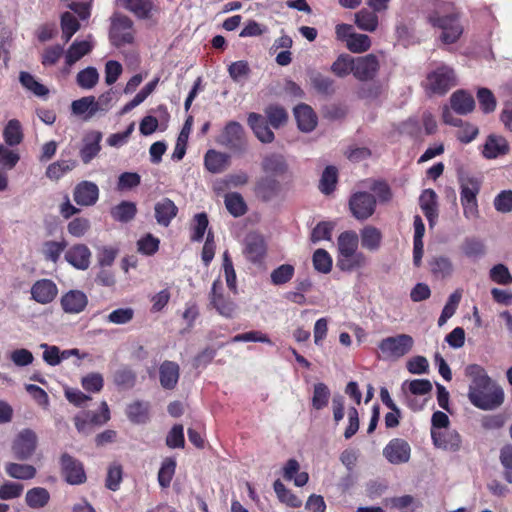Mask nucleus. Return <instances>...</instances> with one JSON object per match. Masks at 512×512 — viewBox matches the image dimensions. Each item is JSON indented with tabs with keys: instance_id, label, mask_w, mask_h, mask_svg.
Instances as JSON below:
<instances>
[{
	"instance_id": "obj_1",
	"label": "nucleus",
	"mask_w": 512,
	"mask_h": 512,
	"mask_svg": "<svg viewBox=\"0 0 512 512\" xmlns=\"http://www.w3.org/2000/svg\"><path fill=\"white\" fill-rule=\"evenodd\" d=\"M465 375L471 379L468 398L475 407L481 410H494L502 405L503 389L487 375L481 366L468 365L465 368Z\"/></svg>"
},
{
	"instance_id": "obj_2",
	"label": "nucleus",
	"mask_w": 512,
	"mask_h": 512,
	"mask_svg": "<svg viewBox=\"0 0 512 512\" xmlns=\"http://www.w3.org/2000/svg\"><path fill=\"white\" fill-rule=\"evenodd\" d=\"M427 21L440 31L439 39L444 44H453L463 33V26L454 5L441 0H430L427 3Z\"/></svg>"
},
{
	"instance_id": "obj_3",
	"label": "nucleus",
	"mask_w": 512,
	"mask_h": 512,
	"mask_svg": "<svg viewBox=\"0 0 512 512\" xmlns=\"http://www.w3.org/2000/svg\"><path fill=\"white\" fill-rule=\"evenodd\" d=\"M414 339L408 334H397L383 338L378 343V357L384 361H397L410 353Z\"/></svg>"
},
{
	"instance_id": "obj_4",
	"label": "nucleus",
	"mask_w": 512,
	"mask_h": 512,
	"mask_svg": "<svg viewBox=\"0 0 512 512\" xmlns=\"http://www.w3.org/2000/svg\"><path fill=\"white\" fill-rule=\"evenodd\" d=\"M456 84L457 79L453 68L441 64L427 74L424 88L429 94L444 95Z\"/></svg>"
},
{
	"instance_id": "obj_5",
	"label": "nucleus",
	"mask_w": 512,
	"mask_h": 512,
	"mask_svg": "<svg viewBox=\"0 0 512 512\" xmlns=\"http://www.w3.org/2000/svg\"><path fill=\"white\" fill-rule=\"evenodd\" d=\"M335 35L338 41L345 43L352 53H363L370 49L372 42L368 35L356 33L350 24L340 23L335 26Z\"/></svg>"
},
{
	"instance_id": "obj_6",
	"label": "nucleus",
	"mask_w": 512,
	"mask_h": 512,
	"mask_svg": "<svg viewBox=\"0 0 512 512\" xmlns=\"http://www.w3.org/2000/svg\"><path fill=\"white\" fill-rule=\"evenodd\" d=\"M460 201L464 216L474 220L479 215L477 194L480 190L479 181L473 177H461L460 179Z\"/></svg>"
},
{
	"instance_id": "obj_7",
	"label": "nucleus",
	"mask_w": 512,
	"mask_h": 512,
	"mask_svg": "<svg viewBox=\"0 0 512 512\" xmlns=\"http://www.w3.org/2000/svg\"><path fill=\"white\" fill-rule=\"evenodd\" d=\"M38 445V436L30 428L20 430L12 441V452L19 460H28L35 453Z\"/></svg>"
},
{
	"instance_id": "obj_8",
	"label": "nucleus",
	"mask_w": 512,
	"mask_h": 512,
	"mask_svg": "<svg viewBox=\"0 0 512 512\" xmlns=\"http://www.w3.org/2000/svg\"><path fill=\"white\" fill-rule=\"evenodd\" d=\"M110 419L106 402L101 403L100 412L83 411L74 417V423L79 433L89 434L95 426L103 425Z\"/></svg>"
},
{
	"instance_id": "obj_9",
	"label": "nucleus",
	"mask_w": 512,
	"mask_h": 512,
	"mask_svg": "<svg viewBox=\"0 0 512 512\" xmlns=\"http://www.w3.org/2000/svg\"><path fill=\"white\" fill-rule=\"evenodd\" d=\"M110 39L115 46L132 43L134 39L133 22L126 16L115 15L112 19Z\"/></svg>"
},
{
	"instance_id": "obj_10",
	"label": "nucleus",
	"mask_w": 512,
	"mask_h": 512,
	"mask_svg": "<svg viewBox=\"0 0 512 512\" xmlns=\"http://www.w3.org/2000/svg\"><path fill=\"white\" fill-rule=\"evenodd\" d=\"M217 143L231 150H241L245 144L243 127L238 122H229L217 137Z\"/></svg>"
},
{
	"instance_id": "obj_11",
	"label": "nucleus",
	"mask_w": 512,
	"mask_h": 512,
	"mask_svg": "<svg viewBox=\"0 0 512 512\" xmlns=\"http://www.w3.org/2000/svg\"><path fill=\"white\" fill-rule=\"evenodd\" d=\"M349 206L355 218L358 220H365L373 215L376 200L370 193L358 192L352 195Z\"/></svg>"
},
{
	"instance_id": "obj_12",
	"label": "nucleus",
	"mask_w": 512,
	"mask_h": 512,
	"mask_svg": "<svg viewBox=\"0 0 512 512\" xmlns=\"http://www.w3.org/2000/svg\"><path fill=\"white\" fill-rule=\"evenodd\" d=\"M221 283L215 280L210 293V302L217 312L226 318H232L237 313V304L228 296L219 291Z\"/></svg>"
},
{
	"instance_id": "obj_13",
	"label": "nucleus",
	"mask_w": 512,
	"mask_h": 512,
	"mask_svg": "<svg viewBox=\"0 0 512 512\" xmlns=\"http://www.w3.org/2000/svg\"><path fill=\"white\" fill-rule=\"evenodd\" d=\"M383 455L391 464L406 463L410 459L411 447L406 440L394 438L383 449Z\"/></svg>"
},
{
	"instance_id": "obj_14",
	"label": "nucleus",
	"mask_w": 512,
	"mask_h": 512,
	"mask_svg": "<svg viewBox=\"0 0 512 512\" xmlns=\"http://www.w3.org/2000/svg\"><path fill=\"white\" fill-rule=\"evenodd\" d=\"M379 70V60L374 54L354 58V77L360 81L373 79Z\"/></svg>"
},
{
	"instance_id": "obj_15",
	"label": "nucleus",
	"mask_w": 512,
	"mask_h": 512,
	"mask_svg": "<svg viewBox=\"0 0 512 512\" xmlns=\"http://www.w3.org/2000/svg\"><path fill=\"white\" fill-rule=\"evenodd\" d=\"M57 294V285L50 279H40L31 287V298L39 304L51 303Z\"/></svg>"
},
{
	"instance_id": "obj_16",
	"label": "nucleus",
	"mask_w": 512,
	"mask_h": 512,
	"mask_svg": "<svg viewBox=\"0 0 512 512\" xmlns=\"http://www.w3.org/2000/svg\"><path fill=\"white\" fill-rule=\"evenodd\" d=\"M61 466L64 477L69 484L77 485L86 480L83 465L68 454L61 457Z\"/></svg>"
},
{
	"instance_id": "obj_17",
	"label": "nucleus",
	"mask_w": 512,
	"mask_h": 512,
	"mask_svg": "<svg viewBox=\"0 0 512 512\" xmlns=\"http://www.w3.org/2000/svg\"><path fill=\"white\" fill-rule=\"evenodd\" d=\"M93 47H94V42H93V38L91 35H88L83 40L74 41L70 45V47L67 49V51L64 55L67 70H69L82 57L89 54L92 51Z\"/></svg>"
},
{
	"instance_id": "obj_18",
	"label": "nucleus",
	"mask_w": 512,
	"mask_h": 512,
	"mask_svg": "<svg viewBox=\"0 0 512 512\" xmlns=\"http://www.w3.org/2000/svg\"><path fill=\"white\" fill-rule=\"evenodd\" d=\"M73 198L80 206H92L99 198V188L93 182L82 181L75 186Z\"/></svg>"
},
{
	"instance_id": "obj_19",
	"label": "nucleus",
	"mask_w": 512,
	"mask_h": 512,
	"mask_svg": "<svg viewBox=\"0 0 512 512\" xmlns=\"http://www.w3.org/2000/svg\"><path fill=\"white\" fill-rule=\"evenodd\" d=\"M243 253L251 262H259L266 254V244L264 238L256 233H251L245 238Z\"/></svg>"
},
{
	"instance_id": "obj_20",
	"label": "nucleus",
	"mask_w": 512,
	"mask_h": 512,
	"mask_svg": "<svg viewBox=\"0 0 512 512\" xmlns=\"http://www.w3.org/2000/svg\"><path fill=\"white\" fill-rule=\"evenodd\" d=\"M431 437L433 444L437 448L449 451H457L460 448L461 438L455 430H449L447 428L438 431L434 429L431 432Z\"/></svg>"
},
{
	"instance_id": "obj_21",
	"label": "nucleus",
	"mask_w": 512,
	"mask_h": 512,
	"mask_svg": "<svg viewBox=\"0 0 512 512\" xmlns=\"http://www.w3.org/2000/svg\"><path fill=\"white\" fill-rule=\"evenodd\" d=\"M61 307L64 312L78 314L87 306L88 299L85 293L79 290H70L61 297Z\"/></svg>"
},
{
	"instance_id": "obj_22",
	"label": "nucleus",
	"mask_w": 512,
	"mask_h": 512,
	"mask_svg": "<svg viewBox=\"0 0 512 512\" xmlns=\"http://www.w3.org/2000/svg\"><path fill=\"white\" fill-rule=\"evenodd\" d=\"M508 151L509 144L503 136L490 134L483 145L482 155L486 159H495L507 154Z\"/></svg>"
},
{
	"instance_id": "obj_23",
	"label": "nucleus",
	"mask_w": 512,
	"mask_h": 512,
	"mask_svg": "<svg viewBox=\"0 0 512 512\" xmlns=\"http://www.w3.org/2000/svg\"><path fill=\"white\" fill-rule=\"evenodd\" d=\"M66 261L79 270H86L90 265L91 252L84 244H76L65 253Z\"/></svg>"
},
{
	"instance_id": "obj_24",
	"label": "nucleus",
	"mask_w": 512,
	"mask_h": 512,
	"mask_svg": "<svg viewBox=\"0 0 512 512\" xmlns=\"http://www.w3.org/2000/svg\"><path fill=\"white\" fill-rule=\"evenodd\" d=\"M249 181V175L243 170L229 173L223 178L214 182V190L217 193L224 192L232 188H239L246 185Z\"/></svg>"
},
{
	"instance_id": "obj_25",
	"label": "nucleus",
	"mask_w": 512,
	"mask_h": 512,
	"mask_svg": "<svg viewBox=\"0 0 512 512\" xmlns=\"http://www.w3.org/2000/svg\"><path fill=\"white\" fill-rule=\"evenodd\" d=\"M155 218L159 225L167 227L176 217L178 208L169 198H163L155 204Z\"/></svg>"
},
{
	"instance_id": "obj_26",
	"label": "nucleus",
	"mask_w": 512,
	"mask_h": 512,
	"mask_svg": "<svg viewBox=\"0 0 512 512\" xmlns=\"http://www.w3.org/2000/svg\"><path fill=\"white\" fill-rule=\"evenodd\" d=\"M429 269L436 279L450 278L454 273L452 260L445 255L434 256L429 260Z\"/></svg>"
},
{
	"instance_id": "obj_27",
	"label": "nucleus",
	"mask_w": 512,
	"mask_h": 512,
	"mask_svg": "<svg viewBox=\"0 0 512 512\" xmlns=\"http://www.w3.org/2000/svg\"><path fill=\"white\" fill-rule=\"evenodd\" d=\"M436 199L437 195L432 189L424 190L419 198L420 207L430 226H433L438 218Z\"/></svg>"
},
{
	"instance_id": "obj_28",
	"label": "nucleus",
	"mask_w": 512,
	"mask_h": 512,
	"mask_svg": "<svg viewBox=\"0 0 512 512\" xmlns=\"http://www.w3.org/2000/svg\"><path fill=\"white\" fill-rule=\"evenodd\" d=\"M294 115L297 121L298 128L303 132L312 131L317 124V117L308 105L301 104L295 107Z\"/></svg>"
},
{
	"instance_id": "obj_29",
	"label": "nucleus",
	"mask_w": 512,
	"mask_h": 512,
	"mask_svg": "<svg viewBox=\"0 0 512 512\" xmlns=\"http://www.w3.org/2000/svg\"><path fill=\"white\" fill-rule=\"evenodd\" d=\"M248 124L253 130L255 136L263 143H270L274 139V133L268 127L265 119L256 113H250Z\"/></svg>"
},
{
	"instance_id": "obj_30",
	"label": "nucleus",
	"mask_w": 512,
	"mask_h": 512,
	"mask_svg": "<svg viewBox=\"0 0 512 512\" xmlns=\"http://www.w3.org/2000/svg\"><path fill=\"white\" fill-rule=\"evenodd\" d=\"M414 239H413V263L420 266L424 253L423 236L425 233L424 223L419 215L414 217Z\"/></svg>"
},
{
	"instance_id": "obj_31",
	"label": "nucleus",
	"mask_w": 512,
	"mask_h": 512,
	"mask_svg": "<svg viewBox=\"0 0 512 512\" xmlns=\"http://www.w3.org/2000/svg\"><path fill=\"white\" fill-rule=\"evenodd\" d=\"M179 365L172 361H165L159 368L161 386L165 389H173L179 380Z\"/></svg>"
},
{
	"instance_id": "obj_32",
	"label": "nucleus",
	"mask_w": 512,
	"mask_h": 512,
	"mask_svg": "<svg viewBox=\"0 0 512 512\" xmlns=\"http://www.w3.org/2000/svg\"><path fill=\"white\" fill-rule=\"evenodd\" d=\"M230 162V156L216 150H208L204 157L206 169L211 173H220L224 171Z\"/></svg>"
},
{
	"instance_id": "obj_33",
	"label": "nucleus",
	"mask_w": 512,
	"mask_h": 512,
	"mask_svg": "<svg viewBox=\"0 0 512 512\" xmlns=\"http://www.w3.org/2000/svg\"><path fill=\"white\" fill-rule=\"evenodd\" d=\"M451 108L460 115H466L473 111L475 101L471 94L459 90L454 92L450 97Z\"/></svg>"
},
{
	"instance_id": "obj_34",
	"label": "nucleus",
	"mask_w": 512,
	"mask_h": 512,
	"mask_svg": "<svg viewBox=\"0 0 512 512\" xmlns=\"http://www.w3.org/2000/svg\"><path fill=\"white\" fill-rule=\"evenodd\" d=\"M382 232L372 225H367L360 231L361 246L369 251H377L382 243Z\"/></svg>"
},
{
	"instance_id": "obj_35",
	"label": "nucleus",
	"mask_w": 512,
	"mask_h": 512,
	"mask_svg": "<svg viewBox=\"0 0 512 512\" xmlns=\"http://www.w3.org/2000/svg\"><path fill=\"white\" fill-rule=\"evenodd\" d=\"M101 138L102 134L100 132H91L86 136L84 146L80 151L84 163H89L99 153Z\"/></svg>"
},
{
	"instance_id": "obj_36",
	"label": "nucleus",
	"mask_w": 512,
	"mask_h": 512,
	"mask_svg": "<svg viewBox=\"0 0 512 512\" xmlns=\"http://www.w3.org/2000/svg\"><path fill=\"white\" fill-rule=\"evenodd\" d=\"M73 114L84 116L85 119H90L98 114L96 109V99L93 96L82 97L75 100L71 104Z\"/></svg>"
},
{
	"instance_id": "obj_37",
	"label": "nucleus",
	"mask_w": 512,
	"mask_h": 512,
	"mask_svg": "<svg viewBox=\"0 0 512 512\" xmlns=\"http://www.w3.org/2000/svg\"><path fill=\"white\" fill-rule=\"evenodd\" d=\"M5 472L17 480H29L35 477L36 468L30 464L8 462L5 464Z\"/></svg>"
},
{
	"instance_id": "obj_38",
	"label": "nucleus",
	"mask_w": 512,
	"mask_h": 512,
	"mask_svg": "<svg viewBox=\"0 0 512 512\" xmlns=\"http://www.w3.org/2000/svg\"><path fill=\"white\" fill-rule=\"evenodd\" d=\"M365 264L366 257L362 252L338 254L337 256V266L342 271H352L365 266Z\"/></svg>"
},
{
	"instance_id": "obj_39",
	"label": "nucleus",
	"mask_w": 512,
	"mask_h": 512,
	"mask_svg": "<svg viewBox=\"0 0 512 512\" xmlns=\"http://www.w3.org/2000/svg\"><path fill=\"white\" fill-rule=\"evenodd\" d=\"M125 8L134 13L138 18H150L155 6L150 0H121Z\"/></svg>"
},
{
	"instance_id": "obj_40",
	"label": "nucleus",
	"mask_w": 512,
	"mask_h": 512,
	"mask_svg": "<svg viewBox=\"0 0 512 512\" xmlns=\"http://www.w3.org/2000/svg\"><path fill=\"white\" fill-rule=\"evenodd\" d=\"M225 207L234 217L242 216L246 213L247 205L238 192H229L224 196Z\"/></svg>"
},
{
	"instance_id": "obj_41",
	"label": "nucleus",
	"mask_w": 512,
	"mask_h": 512,
	"mask_svg": "<svg viewBox=\"0 0 512 512\" xmlns=\"http://www.w3.org/2000/svg\"><path fill=\"white\" fill-rule=\"evenodd\" d=\"M50 500V494L47 489L35 487L27 491L25 496L26 504L32 509L45 507Z\"/></svg>"
},
{
	"instance_id": "obj_42",
	"label": "nucleus",
	"mask_w": 512,
	"mask_h": 512,
	"mask_svg": "<svg viewBox=\"0 0 512 512\" xmlns=\"http://www.w3.org/2000/svg\"><path fill=\"white\" fill-rule=\"evenodd\" d=\"M77 162L72 159L58 160L46 169V176L51 180H59L76 167Z\"/></svg>"
},
{
	"instance_id": "obj_43",
	"label": "nucleus",
	"mask_w": 512,
	"mask_h": 512,
	"mask_svg": "<svg viewBox=\"0 0 512 512\" xmlns=\"http://www.w3.org/2000/svg\"><path fill=\"white\" fill-rule=\"evenodd\" d=\"M431 390L432 384L427 379H414L402 384L403 393L412 396H426L430 394Z\"/></svg>"
},
{
	"instance_id": "obj_44",
	"label": "nucleus",
	"mask_w": 512,
	"mask_h": 512,
	"mask_svg": "<svg viewBox=\"0 0 512 512\" xmlns=\"http://www.w3.org/2000/svg\"><path fill=\"white\" fill-rule=\"evenodd\" d=\"M3 138L7 145L17 146L23 140V131L20 122L16 119H11L7 122L3 130Z\"/></svg>"
},
{
	"instance_id": "obj_45",
	"label": "nucleus",
	"mask_w": 512,
	"mask_h": 512,
	"mask_svg": "<svg viewBox=\"0 0 512 512\" xmlns=\"http://www.w3.org/2000/svg\"><path fill=\"white\" fill-rule=\"evenodd\" d=\"M66 247L67 242L65 239L49 240L43 243L42 254L46 260L57 263Z\"/></svg>"
},
{
	"instance_id": "obj_46",
	"label": "nucleus",
	"mask_w": 512,
	"mask_h": 512,
	"mask_svg": "<svg viewBox=\"0 0 512 512\" xmlns=\"http://www.w3.org/2000/svg\"><path fill=\"white\" fill-rule=\"evenodd\" d=\"M331 71L340 78L346 77L350 73L354 74V58L346 53L340 54L332 63Z\"/></svg>"
},
{
	"instance_id": "obj_47",
	"label": "nucleus",
	"mask_w": 512,
	"mask_h": 512,
	"mask_svg": "<svg viewBox=\"0 0 512 512\" xmlns=\"http://www.w3.org/2000/svg\"><path fill=\"white\" fill-rule=\"evenodd\" d=\"M359 239L354 231H345L341 233L337 240L338 254H350L359 252L358 249Z\"/></svg>"
},
{
	"instance_id": "obj_48",
	"label": "nucleus",
	"mask_w": 512,
	"mask_h": 512,
	"mask_svg": "<svg viewBox=\"0 0 512 512\" xmlns=\"http://www.w3.org/2000/svg\"><path fill=\"white\" fill-rule=\"evenodd\" d=\"M355 24L360 30L374 32L378 28V16L368 10H360L355 14Z\"/></svg>"
},
{
	"instance_id": "obj_49",
	"label": "nucleus",
	"mask_w": 512,
	"mask_h": 512,
	"mask_svg": "<svg viewBox=\"0 0 512 512\" xmlns=\"http://www.w3.org/2000/svg\"><path fill=\"white\" fill-rule=\"evenodd\" d=\"M136 205L133 202L123 201L111 209V216L119 222H128L135 217Z\"/></svg>"
},
{
	"instance_id": "obj_50",
	"label": "nucleus",
	"mask_w": 512,
	"mask_h": 512,
	"mask_svg": "<svg viewBox=\"0 0 512 512\" xmlns=\"http://www.w3.org/2000/svg\"><path fill=\"white\" fill-rule=\"evenodd\" d=\"M98 81L99 73L94 67H87L79 71L76 76L77 85L85 90H91L94 88Z\"/></svg>"
},
{
	"instance_id": "obj_51",
	"label": "nucleus",
	"mask_w": 512,
	"mask_h": 512,
	"mask_svg": "<svg viewBox=\"0 0 512 512\" xmlns=\"http://www.w3.org/2000/svg\"><path fill=\"white\" fill-rule=\"evenodd\" d=\"M175 470L176 460L171 457L165 458L158 472V482L161 487L166 488L170 485L175 474Z\"/></svg>"
},
{
	"instance_id": "obj_52",
	"label": "nucleus",
	"mask_w": 512,
	"mask_h": 512,
	"mask_svg": "<svg viewBox=\"0 0 512 512\" xmlns=\"http://www.w3.org/2000/svg\"><path fill=\"white\" fill-rule=\"evenodd\" d=\"M80 24L72 12H64L61 16L62 36L66 42L79 30Z\"/></svg>"
},
{
	"instance_id": "obj_53",
	"label": "nucleus",
	"mask_w": 512,
	"mask_h": 512,
	"mask_svg": "<svg viewBox=\"0 0 512 512\" xmlns=\"http://www.w3.org/2000/svg\"><path fill=\"white\" fill-rule=\"evenodd\" d=\"M19 80L23 87L31 91L36 96L42 97L48 94V89L39 83L34 76L28 72H21Z\"/></svg>"
},
{
	"instance_id": "obj_54",
	"label": "nucleus",
	"mask_w": 512,
	"mask_h": 512,
	"mask_svg": "<svg viewBox=\"0 0 512 512\" xmlns=\"http://www.w3.org/2000/svg\"><path fill=\"white\" fill-rule=\"evenodd\" d=\"M274 491L277 494L279 500L288 506L295 508L301 506V500L290 490H288L280 480H276L274 482Z\"/></svg>"
},
{
	"instance_id": "obj_55",
	"label": "nucleus",
	"mask_w": 512,
	"mask_h": 512,
	"mask_svg": "<svg viewBox=\"0 0 512 512\" xmlns=\"http://www.w3.org/2000/svg\"><path fill=\"white\" fill-rule=\"evenodd\" d=\"M262 168L267 173H282L285 170V161L279 154H269L262 161Z\"/></svg>"
},
{
	"instance_id": "obj_56",
	"label": "nucleus",
	"mask_w": 512,
	"mask_h": 512,
	"mask_svg": "<svg viewBox=\"0 0 512 512\" xmlns=\"http://www.w3.org/2000/svg\"><path fill=\"white\" fill-rule=\"evenodd\" d=\"M313 266L320 273H329L332 268V258L324 249H317L313 254Z\"/></svg>"
},
{
	"instance_id": "obj_57",
	"label": "nucleus",
	"mask_w": 512,
	"mask_h": 512,
	"mask_svg": "<svg viewBox=\"0 0 512 512\" xmlns=\"http://www.w3.org/2000/svg\"><path fill=\"white\" fill-rule=\"evenodd\" d=\"M90 227L91 223L89 219L76 217L68 223L67 231L73 237L81 238L90 230Z\"/></svg>"
},
{
	"instance_id": "obj_58",
	"label": "nucleus",
	"mask_w": 512,
	"mask_h": 512,
	"mask_svg": "<svg viewBox=\"0 0 512 512\" xmlns=\"http://www.w3.org/2000/svg\"><path fill=\"white\" fill-rule=\"evenodd\" d=\"M127 415L134 423H144L148 418V405L142 402H134L129 405Z\"/></svg>"
},
{
	"instance_id": "obj_59",
	"label": "nucleus",
	"mask_w": 512,
	"mask_h": 512,
	"mask_svg": "<svg viewBox=\"0 0 512 512\" xmlns=\"http://www.w3.org/2000/svg\"><path fill=\"white\" fill-rule=\"evenodd\" d=\"M81 385L85 391L98 393L103 388L104 379L100 373L92 372L81 379Z\"/></svg>"
},
{
	"instance_id": "obj_60",
	"label": "nucleus",
	"mask_w": 512,
	"mask_h": 512,
	"mask_svg": "<svg viewBox=\"0 0 512 512\" xmlns=\"http://www.w3.org/2000/svg\"><path fill=\"white\" fill-rule=\"evenodd\" d=\"M329 397L328 387L324 383H317L314 386L312 406L317 410L324 408L328 404Z\"/></svg>"
},
{
	"instance_id": "obj_61",
	"label": "nucleus",
	"mask_w": 512,
	"mask_h": 512,
	"mask_svg": "<svg viewBox=\"0 0 512 512\" xmlns=\"http://www.w3.org/2000/svg\"><path fill=\"white\" fill-rule=\"evenodd\" d=\"M336 183L337 169L334 166L326 167L320 180V190L325 194H329L334 190Z\"/></svg>"
},
{
	"instance_id": "obj_62",
	"label": "nucleus",
	"mask_w": 512,
	"mask_h": 512,
	"mask_svg": "<svg viewBox=\"0 0 512 512\" xmlns=\"http://www.w3.org/2000/svg\"><path fill=\"white\" fill-rule=\"evenodd\" d=\"M20 159L19 154L8 148L7 146L0 144V167L3 169H13Z\"/></svg>"
},
{
	"instance_id": "obj_63",
	"label": "nucleus",
	"mask_w": 512,
	"mask_h": 512,
	"mask_svg": "<svg viewBox=\"0 0 512 512\" xmlns=\"http://www.w3.org/2000/svg\"><path fill=\"white\" fill-rule=\"evenodd\" d=\"M490 278L493 282L500 285H508L512 282V276L508 268L503 264L493 266L489 272Z\"/></svg>"
},
{
	"instance_id": "obj_64",
	"label": "nucleus",
	"mask_w": 512,
	"mask_h": 512,
	"mask_svg": "<svg viewBox=\"0 0 512 512\" xmlns=\"http://www.w3.org/2000/svg\"><path fill=\"white\" fill-rule=\"evenodd\" d=\"M494 207L498 212L508 213L512 211V191L504 190L494 199Z\"/></svg>"
}]
</instances>
